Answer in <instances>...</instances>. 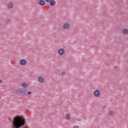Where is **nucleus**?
Wrapping results in <instances>:
<instances>
[{"mask_svg": "<svg viewBox=\"0 0 128 128\" xmlns=\"http://www.w3.org/2000/svg\"><path fill=\"white\" fill-rule=\"evenodd\" d=\"M78 120H80V119H78Z\"/></svg>", "mask_w": 128, "mask_h": 128, "instance_id": "obj_21", "label": "nucleus"}, {"mask_svg": "<svg viewBox=\"0 0 128 128\" xmlns=\"http://www.w3.org/2000/svg\"><path fill=\"white\" fill-rule=\"evenodd\" d=\"M28 94H32V91H29L27 92Z\"/></svg>", "mask_w": 128, "mask_h": 128, "instance_id": "obj_16", "label": "nucleus"}, {"mask_svg": "<svg viewBox=\"0 0 128 128\" xmlns=\"http://www.w3.org/2000/svg\"><path fill=\"white\" fill-rule=\"evenodd\" d=\"M109 114L110 116H114V112H112V111L110 112H109Z\"/></svg>", "mask_w": 128, "mask_h": 128, "instance_id": "obj_15", "label": "nucleus"}, {"mask_svg": "<svg viewBox=\"0 0 128 128\" xmlns=\"http://www.w3.org/2000/svg\"><path fill=\"white\" fill-rule=\"evenodd\" d=\"M70 28V24L68 23H66L63 26V28L64 30H68Z\"/></svg>", "mask_w": 128, "mask_h": 128, "instance_id": "obj_9", "label": "nucleus"}, {"mask_svg": "<svg viewBox=\"0 0 128 128\" xmlns=\"http://www.w3.org/2000/svg\"><path fill=\"white\" fill-rule=\"evenodd\" d=\"M115 68H116V66H115Z\"/></svg>", "mask_w": 128, "mask_h": 128, "instance_id": "obj_24", "label": "nucleus"}, {"mask_svg": "<svg viewBox=\"0 0 128 128\" xmlns=\"http://www.w3.org/2000/svg\"><path fill=\"white\" fill-rule=\"evenodd\" d=\"M38 82L40 83L44 82V78L42 76H39L38 78Z\"/></svg>", "mask_w": 128, "mask_h": 128, "instance_id": "obj_7", "label": "nucleus"}, {"mask_svg": "<svg viewBox=\"0 0 128 128\" xmlns=\"http://www.w3.org/2000/svg\"><path fill=\"white\" fill-rule=\"evenodd\" d=\"M56 4V2L54 0H50V2H49V4L51 6H54Z\"/></svg>", "mask_w": 128, "mask_h": 128, "instance_id": "obj_6", "label": "nucleus"}, {"mask_svg": "<svg viewBox=\"0 0 128 128\" xmlns=\"http://www.w3.org/2000/svg\"><path fill=\"white\" fill-rule=\"evenodd\" d=\"M26 124V118L24 117L17 116L14 118L12 124V128H30Z\"/></svg>", "mask_w": 128, "mask_h": 128, "instance_id": "obj_1", "label": "nucleus"}, {"mask_svg": "<svg viewBox=\"0 0 128 128\" xmlns=\"http://www.w3.org/2000/svg\"><path fill=\"white\" fill-rule=\"evenodd\" d=\"M62 74H63V75H64V74H66V72H62Z\"/></svg>", "mask_w": 128, "mask_h": 128, "instance_id": "obj_18", "label": "nucleus"}, {"mask_svg": "<svg viewBox=\"0 0 128 128\" xmlns=\"http://www.w3.org/2000/svg\"><path fill=\"white\" fill-rule=\"evenodd\" d=\"M38 4L40 6H46V1L44 0H40L39 1Z\"/></svg>", "mask_w": 128, "mask_h": 128, "instance_id": "obj_8", "label": "nucleus"}, {"mask_svg": "<svg viewBox=\"0 0 128 128\" xmlns=\"http://www.w3.org/2000/svg\"><path fill=\"white\" fill-rule=\"evenodd\" d=\"M78 120H80V119H78Z\"/></svg>", "mask_w": 128, "mask_h": 128, "instance_id": "obj_22", "label": "nucleus"}, {"mask_svg": "<svg viewBox=\"0 0 128 128\" xmlns=\"http://www.w3.org/2000/svg\"><path fill=\"white\" fill-rule=\"evenodd\" d=\"M5 22H6V24H10V20L7 19V20H5Z\"/></svg>", "mask_w": 128, "mask_h": 128, "instance_id": "obj_14", "label": "nucleus"}, {"mask_svg": "<svg viewBox=\"0 0 128 128\" xmlns=\"http://www.w3.org/2000/svg\"><path fill=\"white\" fill-rule=\"evenodd\" d=\"M58 54L60 56H64V54H66V50H64V48H60L58 50Z\"/></svg>", "mask_w": 128, "mask_h": 128, "instance_id": "obj_4", "label": "nucleus"}, {"mask_svg": "<svg viewBox=\"0 0 128 128\" xmlns=\"http://www.w3.org/2000/svg\"><path fill=\"white\" fill-rule=\"evenodd\" d=\"M8 8H12L14 7V3L12 2H10L8 4H7Z\"/></svg>", "mask_w": 128, "mask_h": 128, "instance_id": "obj_10", "label": "nucleus"}, {"mask_svg": "<svg viewBox=\"0 0 128 128\" xmlns=\"http://www.w3.org/2000/svg\"><path fill=\"white\" fill-rule=\"evenodd\" d=\"M28 84L26 83H23L22 84V86L24 88H28Z\"/></svg>", "mask_w": 128, "mask_h": 128, "instance_id": "obj_13", "label": "nucleus"}, {"mask_svg": "<svg viewBox=\"0 0 128 128\" xmlns=\"http://www.w3.org/2000/svg\"><path fill=\"white\" fill-rule=\"evenodd\" d=\"M46 2H50L51 0H44Z\"/></svg>", "mask_w": 128, "mask_h": 128, "instance_id": "obj_17", "label": "nucleus"}, {"mask_svg": "<svg viewBox=\"0 0 128 128\" xmlns=\"http://www.w3.org/2000/svg\"><path fill=\"white\" fill-rule=\"evenodd\" d=\"M26 60L23 59L20 62V64L21 66H26Z\"/></svg>", "mask_w": 128, "mask_h": 128, "instance_id": "obj_5", "label": "nucleus"}, {"mask_svg": "<svg viewBox=\"0 0 128 128\" xmlns=\"http://www.w3.org/2000/svg\"><path fill=\"white\" fill-rule=\"evenodd\" d=\"M94 94L96 98H100V91L97 89L94 91Z\"/></svg>", "mask_w": 128, "mask_h": 128, "instance_id": "obj_3", "label": "nucleus"}, {"mask_svg": "<svg viewBox=\"0 0 128 128\" xmlns=\"http://www.w3.org/2000/svg\"><path fill=\"white\" fill-rule=\"evenodd\" d=\"M65 118H66L67 120H70V114H66L65 116Z\"/></svg>", "mask_w": 128, "mask_h": 128, "instance_id": "obj_11", "label": "nucleus"}, {"mask_svg": "<svg viewBox=\"0 0 128 128\" xmlns=\"http://www.w3.org/2000/svg\"><path fill=\"white\" fill-rule=\"evenodd\" d=\"M122 32L124 34H128V29L125 28L122 30Z\"/></svg>", "mask_w": 128, "mask_h": 128, "instance_id": "obj_12", "label": "nucleus"}, {"mask_svg": "<svg viewBox=\"0 0 128 128\" xmlns=\"http://www.w3.org/2000/svg\"><path fill=\"white\" fill-rule=\"evenodd\" d=\"M2 80L0 79V84H2Z\"/></svg>", "mask_w": 128, "mask_h": 128, "instance_id": "obj_20", "label": "nucleus"}, {"mask_svg": "<svg viewBox=\"0 0 128 128\" xmlns=\"http://www.w3.org/2000/svg\"><path fill=\"white\" fill-rule=\"evenodd\" d=\"M73 128H78V126H74Z\"/></svg>", "mask_w": 128, "mask_h": 128, "instance_id": "obj_19", "label": "nucleus"}, {"mask_svg": "<svg viewBox=\"0 0 128 128\" xmlns=\"http://www.w3.org/2000/svg\"><path fill=\"white\" fill-rule=\"evenodd\" d=\"M16 94L18 96H26V93L24 90H22V88L18 89L16 92Z\"/></svg>", "mask_w": 128, "mask_h": 128, "instance_id": "obj_2", "label": "nucleus"}, {"mask_svg": "<svg viewBox=\"0 0 128 128\" xmlns=\"http://www.w3.org/2000/svg\"><path fill=\"white\" fill-rule=\"evenodd\" d=\"M78 120H80V119H78Z\"/></svg>", "mask_w": 128, "mask_h": 128, "instance_id": "obj_23", "label": "nucleus"}]
</instances>
